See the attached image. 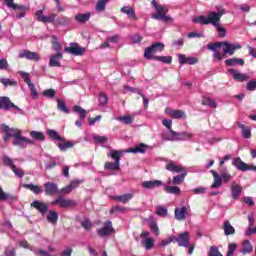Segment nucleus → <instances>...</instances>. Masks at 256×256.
I'll return each mask as SVG.
<instances>
[{
  "label": "nucleus",
  "instance_id": "f257e3e1",
  "mask_svg": "<svg viewBox=\"0 0 256 256\" xmlns=\"http://www.w3.org/2000/svg\"><path fill=\"white\" fill-rule=\"evenodd\" d=\"M209 51H213V59L215 63H219L222 59H225L227 55L232 57L235 55V51L241 49V44L239 43H229L228 41L214 42L207 46Z\"/></svg>",
  "mask_w": 256,
  "mask_h": 256
},
{
  "label": "nucleus",
  "instance_id": "f03ea898",
  "mask_svg": "<svg viewBox=\"0 0 256 256\" xmlns=\"http://www.w3.org/2000/svg\"><path fill=\"white\" fill-rule=\"evenodd\" d=\"M225 15V10L221 9L218 12L211 11L207 17L204 15L197 16L193 19V23H200V25H213L218 31V37L223 39L227 36V30L221 26V18Z\"/></svg>",
  "mask_w": 256,
  "mask_h": 256
},
{
  "label": "nucleus",
  "instance_id": "7ed1b4c3",
  "mask_svg": "<svg viewBox=\"0 0 256 256\" xmlns=\"http://www.w3.org/2000/svg\"><path fill=\"white\" fill-rule=\"evenodd\" d=\"M1 130L4 133V142L7 143L11 137H13L12 145L19 147L20 149H25L27 145H35L33 140L23 136V132L17 128H11L7 124L1 125Z\"/></svg>",
  "mask_w": 256,
  "mask_h": 256
},
{
  "label": "nucleus",
  "instance_id": "20e7f679",
  "mask_svg": "<svg viewBox=\"0 0 256 256\" xmlns=\"http://www.w3.org/2000/svg\"><path fill=\"white\" fill-rule=\"evenodd\" d=\"M108 157L114 159L115 162H106L104 165L105 171H119L121 169V151L113 150Z\"/></svg>",
  "mask_w": 256,
  "mask_h": 256
},
{
  "label": "nucleus",
  "instance_id": "39448f33",
  "mask_svg": "<svg viewBox=\"0 0 256 256\" xmlns=\"http://www.w3.org/2000/svg\"><path fill=\"white\" fill-rule=\"evenodd\" d=\"M165 49V44L163 42H156L150 47H147L144 51V58L155 61V53H161Z\"/></svg>",
  "mask_w": 256,
  "mask_h": 256
},
{
  "label": "nucleus",
  "instance_id": "423d86ee",
  "mask_svg": "<svg viewBox=\"0 0 256 256\" xmlns=\"http://www.w3.org/2000/svg\"><path fill=\"white\" fill-rule=\"evenodd\" d=\"M0 109L3 111H11V109H14L15 113H20L23 115V109L11 102V99L7 96L0 97Z\"/></svg>",
  "mask_w": 256,
  "mask_h": 256
},
{
  "label": "nucleus",
  "instance_id": "0eeeda50",
  "mask_svg": "<svg viewBox=\"0 0 256 256\" xmlns=\"http://www.w3.org/2000/svg\"><path fill=\"white\" fill-rule=\"evenodd\" d=\"M85 51L87 50L84 47L79 46L77 42L70 43L69 46L64 48V53H69V55H74L75 57L85 55Z\"/></svg>",
  "mask_w": 256,
  "mask_h": 256
},
{
  "label": "nucleus",
  "instance_id": "6e6552de",
  "mask_svg": "<svg viewBox=\"0 0 256 256\" xmlns=\"http://www.w3.org/2000/svg\"><path fill=\"white\" fill-rule=\"evenodd\" d=\"M193 133L191 132H172V136H167L166 141H191Z\"/></svg>",
  "mask_w": 256,
  "mask_h": 256
},
{
  "label": "nucleus",
  "instance_id": "1a4fd4ad",
  "mask_svg": "<svg viewBox=\"0 0 256 256\" xmlns=\"http://www.w3.org/2000/svg\"><path fill=\"white\" fill-rule=\"evenodd\" d=\"M232 165L235 167L238 171H255L256 172V166L252 165L249 166L247 163L243 162L239 157L232 159Z\"/></svg>",
  "mask_w": 256,
  "mask_h": 256
},
{
  "label": "nucleus",
  "instance_id": "9d476101",
  "mask_svg": "<svg viewBox=\"0 0 256 256\" xmlns=\"http://www.w3.org/2000/svg\"><path fill=\"white\" fill-rule=\"evenodd\" d=\"M174 241L178 243L179 247H189L191 245V234L185 231L179 234L178 237H175Z\"/></svg>",
  "mask_w": 256,
  "mask_h": 256
},
{
  "label": "nucleus",
  "instance_id": "9b49d317",
  "mask_svg": "<svg viewBox=\"0 0 256 256\" xmlns=\"http://www.w3.org/2000/svg\"><path fill=\"white\" fill-rule=\"evenodd\" d=\"M45 195L49 197H53L55 195H59V185L55 182H46L43 185Z\"/></svg>",
  "mask_w": 256,
  "mask_h": 256
},
{
  "label": "nucleus",
  "instance_id": "f8f14e48",
  "mask_svg": "<svg viewBox=\"0 0 256 256\" xmlns=\"http://www.w3.org/2000/svg\"><path fill=\"white\" fill-rule=\"evenodd\" d=\"M112 233H115V229H113V223L110 220L104 223L103 228L97 230L99 237H109Z\"/></svg>",
  "mask_w": 256,
  "mask_h": 256
},
{
  "label": "nucleus",
  "instance_id": "ddd939ff",
  "mask_svg": "<svg viewBox=\"0 0 256 256\" xmlns=\"http://www.w3.org/2000/svg\"><path fill=\"white\" fill-rule=\"evenodd\" d=\"M52 205H59L62 209H67L69 207H77V202L63 197H58L54 202H52Z\"/></svg>",
  "mask_w": 256,
  "mask_h": 256
},
{
  "label": "nucleus",
  "instance_id": "4468645a",
  "mask_svg": "<svg viewBox=\"0 0 256 256\" xmlns=\"http://www.w3.org/2000/svg\"><path fill=\"white\" fill-rule=\"evenodd\" d=\"M30 207H33V209H36V211H38L42 216H44L47 213V211H49V205L39 200H34L30 204Z\"/></svg>",
  "mask_w": 256,
  "mask_h": 256
},
{
  "label": "nucleus",
  "instance_id": "2eb2a0df",
  "mask_svg": "<svg viewBox=\"0 0 256 256\" xmlns=\"http://www.w3.org/2000/svg\"><path fill=\"white\" fill-rule=\"evenodd\" d=\"M228 73H230V75H232L234 81H249L251 79V76H249V74H245V73H241L239 70L230 68L228 70Z\"/></svg>",
  "mask_w": 256,
  "mask_h": 256
},
{
  "label": "nucleus",
  "instance_id": "dca6fc26",
  "mask_svg": "<svg viewBox=\"0 0 256 256\" xmlns=\"http://www.w3.org/2000/svg\"><path fill=\"white\" fill-rule=\"evenodd\" d=\"M18 57L20 59H28L29 61H40L41 56L37 52H31L29 50H22L19 52Z\"/></svg>",
  "mask_w": 256,
  "mask_h": 256
},
{
  "label": "nucleus",
  "instance_id": "f3484780",
  "mask_svg": "<svg viewBox=\"0 0 256 256\" xmlns=\"http://www.w3.org/2000/svg\"><path fill=\"white\" fill-rule=\"evenodd\" d=\"M166 115L172 117V119H187V114L183 110H173L171 108L165 109Z\"/></svg>",
  "mask_w": 256,
  "mask_h": 256
},
{
  "label": "nucleus",
  "instance_id": "a211bd4d",
  "mask_svg": "<svg viewBox=\"0 0 256 256\" xmlns=\"http://www.w3.org/2000/svg\"><path fill=\"white\" fill-rule=\"evenodd\" d=\"M36 17L40 23H53L55 21V18L57 15L55 14H50L48 16L43 15V10H38L36 11Z\"/></svg>",
  "mask_w": 256,
  "mask_h": 256
},
{
  "label": "nucleus",
  "instance_id": "6ab92c4d",
  "mask_svg": "<svg viewBox=\"0 0 256 256\" xmlns=\"http://www.w3.org/2000/svg\"><path fill=\"white\" fill-rule=\"evenodd\" d=\"M73 111L75 113H78V115H80V119L76 120L75 126L81 127V125H83V119H85V117H87V111L78 105L73 107Z\"/></svg>",
  "mask_w": 256,
  "mask_h": 256
},
{
  "label": "nucleus",
  "instance_id": "aec40b11",
  "mask_svg": "<svg viewBox=\"0 0 256 256\" xmlns=\"http://www.w3.org/2000/svg\"><path fill=\"white\" fill-rule=\"evenodd\" d=\"M230 190H231V198L234 200L239 199V197H241V193H243V187L236 182H233L231 184Z\"/></svg>",
  "mask_w": 256,
  "mask_h": 256
},
{
  "label": "nucleus",
  "instance_id": "412c9836",
  "mask_svg": "<svg viewBox=\"0 0 256 256\" xmlns=\"http://www.w3.org/2000/svg\"><path fill=\"white\" fill-rule=\"evenodd\" d=\"M162 125H164V127H166V129L169 131V133H163L162 134V139H164L165 141H167V137H173V133L175 132V130H173V120H169V119H164L162 120Z\"/></svg>",
  "mask_w": 256,
  "mask_h": 256
},
{
  "label": "nucleus",
  "instance_id": "4be33fe9",
  "mask_svg": "<svg viewBox=\"0 0 256 256\" xmlns=\"http://www.w3.org/2000/svg\"><path fill=\"white\" fill-rule=\"evenodd\" d=\"M187 177V172H182L180 175L174 176L172 179L168 178V185H181Z\"/></svg>",
  "mask_w": 256,
  "mask_h": 256
},
{
  "label": "nucleus",
  "instance_id": "5701e85b",
  "mask_svg": "<svg viewBox=\"0 0 256 256\" xmlns=\"http://www.w3.org/2000/svg\"><path fill=\"white\" fill-rule=\"evenodd\" d=\"M174 216L177 221H184L185 217L187 216V207H177L174 210Z\"/></svg>",
  "mask_w": 256,
  "mask_h": 256
},
{
  "label": "nucleus",
  "instance_id": "b1692460",
  "mask_svg": "<svg viewBox=\"0 0 256 256\" xmlns=\"http://www.w3.org/2000/svg\"><path fill=\"white\" fill-rule=\"evenodd\" d=\"M76 23H80V25H85L91 19V12L86 13H78L74 16Z\"/></svg>",
  "mask_w": 256,
  "mask_h": 256
},
{
  "label": "nucleus",
  "instance_id": "393cba45",
  "mask_svg": "<svg viewBox=\"0 0 256 256\" xmlns=\"http://www.w3.org/2000/svg\"><path fill=\"white\" fill-rule=\"evenodd\" d=\"M147 149H149V145L145 144V143H140L138 145H136L133 148H129L128 150H126V153H147Z\"/></svg>",
  "mask_w": 256,
  "mask_h": 256
},
{
  "label": "nucleus",
  "instance_id": "a878e982",
  "mask_svg": "<svg viewBox=\"0 0 256 256\" xmlns=\"http://www.w3.org/2000/svg\"><path fill=\"white\" fill-rule=\"evenodd\" d=\"M61 59H63V53H56L50 56L49 66L50 67H60Z\"/></svg>",
  "mask_w": 256,
  "mask_h": 256
},
{
  "label": "nucleus",
  "instance_id": "bb28decb",
  "mask_svg": "<svg viewBox=\"0 0 256 256\" xmlns=\"http://www.w3.org/2000/svg\"><path fill=\"white\" fill-rule=\"evenodd\" d=\"M166 169H167V171H170L171 173H181L182 174V173L187 172L185 167L176 165L173 162L166 164Z\"/></svg>",
  "mask_w": 256,
  "mask_h": 256
},
{
  "label": "nucleus",
  "instance_id": "cd10ccee",
  "mask_svg": "<svg viewBox=\"0 0 256 256\" xmlns=\"http://www.w3.org/2000/svg\"><path fill=\"white\" fill-rule=\"evenodd\" d=\"M224 63L226 67H235L236 65L243 67V65H245V60H243V58H229L226 59Z\"/></svg>",
  "mask_w": 256,
  "mask_h": 256
},
{
  "label": "nucleus",
  "instance_id": "c85d7f7f",
  "mask_svg": "<svg viewBox=\"0 0 256 256\" xmlns=\"http://www.w3.org/2000/svg\"><path fill=\"white\" fill-rule=\"evenodd\" d=\"M46 135H48L51 141H59L60 143H65V138L61 137L59 133L53 129L46 130Z\"/></svg>",
  "mask_w": 256,
  "mask_h": 256
},
{
  "label": "nucleus",
  "instance_id": "c756f323",
  "mask_svg": "<svg viewBox=\"0 0 256 256\" xmlns=\"http://www.w3.org/2000/svg\"><path fill=\"white\" fill-rule=\"evenodd\" d=\"M161 186H163V181H161V180L142 182L143 189H155V188L161 187Z\"/></svg>",
  "mask_w": 256,
  "mask_h": 256
},
{
  "label": "nucleus",
  "instance_id": "7c9ffc66",
  "mask_svg": "<svg viewBox=\"0 0 256 256\" xmlns=\"http://www.w3.org/2000/svg\"><path fill=\"white\" fill-rule=\"evenodd\" d=\"M240 253H242V255H249V253H253V245H251L249 240H244L242 242V249L240 250Z\"/></svg>",
  "mask_w": 256,
  "mask_h": 256
},
{
  "label": "nucleus",
  "instance_id": "2f4dec72",
  "mask_svg": "<svg viewBox=\"0 0 256 256\" xmlns=\"http://www.w3.org/2000/svg\"><path fill=\"white\" fill-rule=\"evenodd\" d=\"M4 3L9 9H13L14 11H25V9H27V7L23 5L15 4L14 0H4Z\"/></svg>",
  "mask_w": 256,
  "mask_h": 256
},
{
  "label": "nucleus",
  "instance_id": "473e14b6",
  "mask_svg": "<svg viewBox=\"0 0 256 256\" xmlns=\"http://www.w3.org/2000/svg\"><path fill=\"white\" fill-rule=\"evenodd\" d=\"M112 199H114V201H118V203H129V201L133 199V194L127 193L119 196H113Z\"/></svg>",
  "mask_w": 256,
  "mask_h": 256
},
{
  "label": "nucleus",
  "instance_id": "72a5a7b5",
  "mask_svg": "<svg viewBox=\"0 0 256 256\" xmlns=\"http://www.w3.org/2000/svg\"><path fill=\"white\" fill-rule=\"evenodd\" d=\"M141 245L142 247H144V249H146V251H151V249H153V247L155 246V240H153V238H143L141 240Z\"/></svg>",
  "mask_w": 256,
  "mask_h": 256
},
{
  "label": "nucleus",
  "instance_id": "f704fd0d",
  "mask_svg": "<svg viewBox=\"0 0 256 256\" xmlns=\"http://www.w3.org/2000/svg\"><path fill=\"white\" fill-rule=\"evenodd\" d=\"M238 128L242 131V137L244 139H251V128L249 126H245L244 124H241V122H238Z\"/></svg>",
  "mask_w": 256,
  "mask_h": 256
},
{
  "label": "nucleus",
  "instance_id": "c9c22d12",
  "mask_svg": "<svg viewBox=\"0 0 256 256\" xmlns=\"http://www.w3.org/2000/svg\"><path fill=\"white\" fill-rule=\"evenodd\" d=\"M223 230L224 235L226 236L235 235V228L231 225V222H229L228 220L224 221Z\"/></svg>",
  "mask_w": 256,
  "mask_h": 256
},
{
  "label": "nucleus",
  "instance_id": "e433bc0d",
  "mask_svg": "<svg viewBox=\"0 0 256 256\" xmlns=\"http://www.w3.org/2000/svg\"><path fill=\"white\" fill-rule=\"evenodd\" d=\"M152 19L162 21L163 23H171V21H173V18H171V16H167L166 14H152Z\"/></svg>",
  "mask_w": 256,
  "mask_h": 256
},
{
  "label": "nucleus",
  "instance_id": "4c0bfd02",
  "mask_svg": "<svg viewBox=\"0 0 256 256\" xmlns=\"http://www.w3.org/2000/svg\"><path fill=\"white\" fill-rule=\"evenodd\" d=\"M17 199L12 194H7L3 191V188L0 186V201H10V203H13Z\"/></svg>",
  "mask_w": 256,
  "mask_h": 256
},
{
  "label": "nucleus",
  "instance_id": "58836bf2",
  "mask_svg": "<svg viewBox=\"0 0 256 256\" xmlns=\"http://www.w3.org/2000/svg\"><path fill=\"white\" fill-rule=\"evenodd\" d=\"M121 13H125V15H127L130 19H137V15L135 14V9L129 6L122 7Z\"/></svg>",
  "mask_w": 256,
  "mask_h": 256
},
{
  "label": "nucleus",
  "instance_id": "ea45409f",
  "mask_svg": "<svg viewBox=\"0 0 256 256\" xmlns=\"http://www.w3.org/2000/svg\"><path fill=\"white\" fill-rule=\"evenodd\" d=\"M56 145L60 151H67V149L75 147V143L66 140H64V142L56 143Z\"/></svg>",
  "mask_w": 256,
  "mask_h": 256
},
{
  "label": "nucleus",
  "instance_id": "a19ab883",
  "mask_svg": "<svg viewBox=\"0 0 256 256\" xmlns=\"http://www.w3.org/2000/svg\"><path fill=\"white\" fill-rule=\"evenodd\" d=\"M164 191L169 195H181V188L178 186H165Z\"/></svg>",
  "mask_w": 256,
  "mask_h": 256
},
{
  "label": "nucleus",
  "instance_id": "79ce46f5",
  "mask_svg": "<svg viewBox=\"0 0 256 256\" xmlns=\"http://www.w3.org/2000/svg\"><path fill=\"white\" fill-rule=\"evenodd\" d=\"M47 221L52 225H56L57 221H59V214H57L56 211L51 210L47 215Z\"/></svg>",
  "mask_w": 256,
  "mask_h": 256
},
{
  "label": "nucleus",
  "instance_id": "37998d69",
  "mask_svg": "<svg viewBox=\"0 0 256 256\" xmlns=\"http://www.w3.org/2000/svg\"><path fill=\"white\" fill-rule=\"evenodd\" d=\"M56 101H57L59 111L66 114L71 113V110L69 109V107H67V103L65 101L61 99H57Z\"/></svg>",
  "mask_w": 256,
  "mask_h": 256
},
{
  "label": "nucleus",
  "instance_id": "c03bdc74",
  "mask_svg": "<svg viewBox=\"0 0 256 256\" xmlns=\"http://www.w3.org/2000/svg\"><path fill=\"white\" fill-rule=\"evenodd\" d=\"M116 121H120L121 123H124V125H131V123L135 121V118L131 115L119 116L116 118Z\"/></svg>",
  "mask_w": 256,
  "mask_h": 256
},
{
  "label": "nucleus",
  "instance_id": "a18cd8bd",
  "mask_svg": "<svg viewBox=\"0 0 256 256\" xmlns=\"http://www.w3.org/2000/svg\"><path fill=\"white\" fill-rule=\"evenodd\" d=\"M220 178L222 179L223 183H229L233 176L227 171V169L220 170Z\"/></svg>",
  "mask_w": 256,
  "mask_h": 256
},
{
  "label": "nucleus",
  "instance_id": "49530a36",
  "mask_svg": "<svg viewBox=\"0 0 256 256\" xmlns=\"http://www.w3.org/2000/svg\"><path fill=\"white\" fill-rule=\"evenodd\" d=\"M30 137L34 139V141H45V134H43V132L31 131Z\"/></svg>",
  "mask_w": 256,
  "mask_h": 256
},
{
  "label": "nucleus",
  "instance_id": "de8ad7c7",
  "mask_svg": "<svg viewBox=\"0 0 256 256\" xmlns=\"http://www.w3.org/2000/svg\"><path fill=\"white\" fill-rule=\"evenodd\" d=\"M24 187L26 189H29L30 191H33L35 195H40V193H43V190L41 189V187L35 184H25Z\"/></svg>",
  "mask_w": 256,
  "mask_h": 256
},
{
  "label": "nucleus",
  "instance_id": "09e8293b",
  "mask_svg": "<svg viewBox=\"0 0 256 256\" xmlns=\"http://www.w3.org/2000/svg\"><path fill=\"white\" fill-rule=\"evenodd\" d=\"M202 105H207L208 107H212V109H217V102L209 97L203 98Z\"/></svg>",
  "mask_w": 256,
  "mask_h": 256
},
{
  "label": "nucleus",
  "instance_id": "8fccbe9b",
  "mask_svg": "<svg viewBox=\"0 0 256 256\" xmlns=\"http://www.w3.org/2000/svg\"><path fill=\"white\" fill-rule=\"evenodd\" d=\"M154 61H160L161 63L171 64L173 57L171 56H154Z\"/></svg>",
  "mask_w": 256,
  "mask_h": 256
},
{
  "label": "nucleus",
  "instance_id": "3c124183",
  "mask_svg": "<svg viewBox=\"0 0 256 256\" xmlns=\"http://www.w3.org/2000/svg\"><path fill=\"white\" fill-rule=\"evenodd\" d=\"M107 3H109V0H98L96 4V11H104L105 7H107Z\"/></svg>",
  "mask_w": 256,
  "mask_h": 256
},
{
  "label": "nucleus",
  "instance_id": "603ef678",
  "mask_svg": "<svg viewBox=\"0 0 256 256\" xmlns=\"http://www.w3.org/2000/svg\"><path fill=\"white\" fill-rule=\"evenodd\" d=\"M3 164L6 167H10V169H13L15 167V164L13 163V159H11L9 156L5 155L2 157Z\"/></svg>",
  "mask_w": 256,
  "mask_h": 256
},
{
  "label": "nucleus",
  "instance_id": "864d4df0",
  "mask_svg": "<svg viewBox=\"0 0 256 256\" xmlns=\"http://www.w3.org/2000/svg\"><path fill=\"white\" fill-rule=\"evenodd\" d=\"M98 101L102 107H105L109 101V97H107V94L100 92Z\"/></svg>",
  "mask_w": 256,
  "mask_h": 256
},
{
  "label": "nucleus",
  "instance_id": "5fc2aeb1",
  "mask_svg": "<svg viewBox=\"0 0 256 256\" xmlns=\"http://www.w3.org/2000/svg\"><path fill=\"white\" fill-rule=\"evenodd\" d=\"M156 12V15H167V13H169V8H167V6L159 4L156 8Z\"/></svg>",
  "mask_w": 256,
  "mask_h": 256
},
{
  "label": "nucleus",
  "instance_id": "6e6d98bb",
  "mask_svg": "<svg viewBox=\"0 0 256 256\" xmlns=\"http://www.w3.org/2000/svg\"><path fill=\"white\" fill-rule=\"evenodd\" d=\"M149 227H150L152 233H154L155 237H159V226L157 225V222L151 221L149 223Z\"/></svg>",
  "mask_w": 256,
  "mask_h": 256
},
{
  "label": "nucleus",
  "instance_id": "4d7b16f0",
  "mask_svg": "<svg viewBox=\"0 0 256 256\" xmlns=\"http://www.w3.org/2000/svg\"><path fill=\"white\" fill-rule=\"evenodd\" d=\"M175 241V236H169L167 239L162 240L158 247H167V245L173 243Z\"/></svg>",
  "mask_w": 256,
  "mask_h": 256
},
{
  "label": "nucleus",
  "instance_id": "13d9d810",
  "mask_svg": "<svg viewBox=\"0 0 256 256\" xmlns=\"http://www.w3.org/2000/svg\"><path fill=\"white\" fill-rule=\"evenodd\" d=\"M57 25L67 26L71 25V18L63 16L62 18L56 21Z\"/></svg>",
  "mask_w": 256,
  "mask_h": 256
},
{
  "label": "nucleus",
  "instance_id": "bf43d9fd",
  "mask_svg": "<svg viewBox=\"0 0 256 256\" xmlns=\"http://www.w3.org/2000/svg\"><path fill=\"white\" fill-rule=\"evenodd\" d=\"M55 89H46L43 91L42 95L47 97V99H55Z\"/></svg>",
  "mask_w": 256,
  "mask_h": 256
},
{
  "label": "nucleus",
  "instance_id": "052dcab7",
  "mask_svg": "<svg viewBox=\"0 0 256 256\" xmlns=\"http://www.w3.org/2000/svg\"><path fill=\"white\" fill-rule=\"evenodd\" d=\"M19 75L22 77L23 81L27 84V85H31V75L27 72H23L20 71Z\"/></svg>",
  "mask_w": 256,
  "mask_h": 256
},
{
  "label": "nucleus",
  "instance_id": "680f3d73",
  "mask_svg": "<svg viewBox=\"0 0 256 256\" xmlns=\"http://www.w3.org/2000/svg\"><path fill=\"white\" fill-rule=\"evenodd\" d=\"M221 185H223V179L221 178V176H217L216 178H214V182L211 185V189H219Z\"/></svg>",
  "mask_w": 256,
  "mask_h": 256
},
{
  "label": "nucleus",
  "instance_id": "e2e57ef3",
  "mask_svg": "<svg viewBox=\"0 0 256 256\" xmlns=\"http://www.w3.org/2000/svg\"><path fill=\"white\" fill-rule=\"evenodd\" d=\"M209 256H223L221 252H219V248L217 246H211L210 251L208 252Z\"/></svg>",
  "mask_w": 256,
  "mask_h": 256
},
{
  "label": "nucleus",
  "instance_id": "0e129e2a",
  "mask_svg": "<svg viewBox=\"0 0 256 256\" xmlns=\"http://www.w3.org/2000/svg\"><path fill=\"white\" fill-rule=\"evenodd\" d=\"M156 215H158L159 217H165L167 215V208L163 206H158L156 208Z\"/></svg>",
  "mask_w": 256,
  "mask_h": 256
},
{
  "label": "nucleus",
  "instance_id": "69168bd1",
  "mask_svg": "<svg viewBox=\"0 0 256 256\" xmlns=\"http://www.w3.org/2000/svg\"><path fill=\"white\" fill-rule=\"evenodd\" d=\"M93 139H94V143H100V144L107 143V137L105 136L95 135L93 136Z\"/></svg>",
  "mask_w": 256,
  "mask_h": 256
},
{
  "label": "nucleus",
  "instance_id": "338daca9",
  "mask_svg": "<svg viewBox=\"0 0 256 256\" xmlns=\"http://www.w3.org/2000/svg\"><path fill=\"white\" fill-rule=\"evenodd\" d=\"M236 250H237V244L235 243L229 244L228 252L226 256H233Z\"/></svg>",
  "mask_w": 256,
  "mask_h": 256
},
{
  "label": "nucleus",
  "instance_id": "774afa93",
  "mask_svg": "<svg viewBox=\"0 0 256 256\" xmlns=\"http://www.w3.org/2000/svg\"><path fill=\"white\" fill-rule=\"evenodd\" d=\"M247 91H255L256 89V80H250L246 85Z\"/></svg>",
  "mask_w": 256,
  "mask_h": 256
}]
</instances>
